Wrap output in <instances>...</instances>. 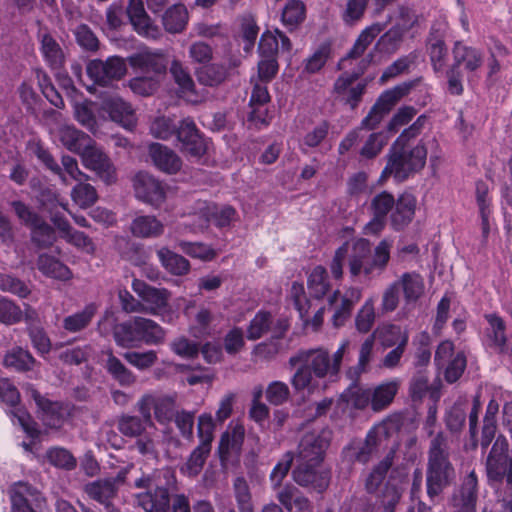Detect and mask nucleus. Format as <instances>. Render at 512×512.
Masks as SVG:
<instances>
[{"mask_svg":"<svg viewBox=\"0 0 512 512\" xmlns=\"http://www.w3.org/2000/svg\"><path fill=\"white\" fill-rule=\"evenodd\" d=\"M487 484L495 489L500 512H512V452L504 435H498L485 459Z\"/></svg>","mask_w":512,"mask_h":512,"instance_id":"nucleus-1","label":"nucleus"},{"mask_svg":"<svg viewBox=\"0 0 512 512\" xmlns=\"http://www.w3.org/2000/svg\"><path fill=\"white\" fill-rule=\"evenodd\" d=\"M288 363L296 369L290 380L296 392L312 394L318 389L317 379L335 376L330 365V354L323 348L300 350L289 358Z\"/></svg>","mask_w":512,"mask_h":512,"instance_id":"nucleus-2","label":"nucleus"},{"mask_svg":"<svg viewBox=\"0 0 512 512\" xmlns=\"http://www.w3.org/2000/svg\"><path fill=\"white\" fill-rule=\"evenodd\" d=\"M456 478L455 468L450 460L448 438L437 433L430 441L427 452L426 492L433 500L449 487Z\"/></svg>","mask_w":512,"mask_h":512,"instance_id":"nucleus-3","label":"nucleus"},{"mask_svg":"<svg viewBox=\"0 0 512 512\" xmlns=\"http://www.w3.org/2000/svg\"><path fill=\"white\" fill-rule=\"evenodd\" d=\"M419 80L402 83L383 92L371 108L368 115L361 121L360 128L350 131L340 142L338 151L341 155L348 152L359 140V130H373L382 121L396 103L405 96Z\"/></svg>","mask_w":512,"mask_h":512,"instance_id":"nucleus-4","label":"nucleus"},{"mask_svg":"<svg viewBox=\"0 0 512 512\" xmlns=\"http://www.w3.org/2000/svg\"><path fill=\"white\" fill-rule=\"evenodd\" d=\"M426 159L427 146L423 139L415 146L392 144L387 154V164L382 171V177L393 176L397 181H405L424 168Z\"/></svg>","mask_w":512,"mask_h":512,"instance_id":"nucleus-5","label":"nucleus"},{"mask_svg":"<svg viewBox=\"0 0 512 512\" xmlns=\"http://www.w3.org/2000/svg\"><path fill=\"white\" fill-rule=\"evenodd\" d=\"M173 478L169 469H163L150 475H143L135 480V487L145 489L135 494V502L145 512H167L170 504L168 488L161 485L158 478Z\"/></svg>","mask_w":512,"mask_h":512,"instance_id":"nucleus-6","label":"nucleus"},{"mask_svg":"<svg viewBox=\"0 0 512 512\" xmlns=\"http://www.w3.org/2000/svg\"><path fill=\"white\" fill-rule=\"evenodd\" d=\"M11 207L20 222L31 230V240L37 246L46 248L56 240L55 230L37 212L27 204L16 200L11 202Z\"/></svg>","mask_w":512,"mask_h":512,"instance_id":"nucleus-7","label":"nucleus"},{"mask_svg":"<svg viewBox=\"0 0 512 512\" xmlns=\"http://www.w3.org/2000/svg\"><path fill=\"white\" fill-rule=\"evenodd\" d=\"M331 439L332 431L327 428L305 433L294 456L296 463H323Z\"/></svg>","mask_w":512,"mask_h":512,"instance_id":"nucleus-8","label":"nucleus"},{"mask_svg":"<svg viewBox=\"0 0 512 512\" xmlns=\"http://www.w3.org/2000/svg\"><path fill=\"white\" fill-rule=\"evenodd\" d=\"M117 428L121 434L130 438H137L135 442L136 450L142 454H152L155 450L154 439L150 432V428L155 429L153 421H146V417H138L132 415H122L117 423Z\"/></svg>","mask_w":512,"mask_h":512,"instance_id":"nucleus-9","label":"nucleus"},{"mask_svg":"<svg viewBox=\"0 0 512 512\" xmlns=\"http://www.w3.org/2000/svg\"><path fill=\"white\" fill-rule=\"evenodd\" d=\"M126 62L122 57L110 56L106 60L93 59L86 66L87 75L94 83L106 87L126 74Z\"/></svg>","mask_w":512,"mask_h":512,"instance_id":"nucleus-10","label":"nucleus"},{"mask_svg":"<svg viewBox=\"0 0 512 512\" xmlns=\"http://www.w3.org/2000/svg\"><path fill=\"white\" fill-rule=\"evenodd\" d=\"M137 410L141 416L146 417V421H152L151 410H154V417L160 424L170 423L175 411V399L172 396H156L150 393L144 394L136 404Z\"/></svg>","mask_w":512,"mask_h":512,"instance_id":"nucleus-11","label":"nucleus"},{"mask_svg":"<svg viewBox=\"0 0 512 512\" xmlns=\"http://www.w3.org/2000/svg\"><path fill=\"white\" fill-rule=\"evenodd\" d=\"M292 476L298 485L317 492L326 490L330 482V471L322 463H296Z\"/></svg>","mask_w":512,"mask_h":512,"instance_id":"nucleus-12","label":"nucleus"},{"mask_svg":"<svg viewBox=\"0 0 512 512\" xmlns=\"http://www.w3.org/2000/svg\"><path fill=\"white\" fill-rule=\"evenodd\" d=\"M479 483L474 470L466 475L459 488L451 496V506L455 512H476Z\"/></svg>","mask_w":512,"mask_h":512,"instance_id":"nucleus-13","label":"nucleus"},{"mask_svg":"<svg viewBox=\"0 0 512 512\" xmlns=\"http://www.w3.org/2000/svg\"><path fill=\"white\" fill-rule=\"evenodd\" d=\"M359 74L343 73L335 81L333 91L337 98L355 109L362 100V96L366 91V81H358Z\"/></svg>","mask_w":512,"mask_h":512,"instance_id":"nucleus-14","label":"nucleus"},{"mask_svg":"<svg viewBox=\"0 0 512 512\" xmlns=\"http://www.w3.org/2000/svg\"><path fill=\"white\" fill-rule=\"evenodd\" d=\"M134 189L139 200L155 207H159L166 199L165 185L146 172L136 174Z\"/></svg>","mask_w":512,"mask_h":512,"instance_id":"nucleus-15","label":"nucleus"},{"mask_svg":"<svg viewBox=\"0 0 512 512\" xmlns=\"http://www.w3.org/2000/svg\"><path fill=\"white\" fill-rule=\"evenodd\" d=\"M488 327L485 330L487 345L497 353L512 357V334L507 336L505 321L497 314H486Z\"/></svg>","mask_w":512,"mask_h":512,"instance_id":"nucleus-16","label":"nucleus"},{"mask_svg":"<svg viewBox=\"0 0 512 512\" xmlns=\"http://www.w3.org/2000/svg\"><path fill=\"white\" fill-rule=\"evenodd\" d=\"M83 165L94 171L103 181L111 183L115 179V171L107 155L96 146L94 140L79 153Z\"/></svg>","mask_w":512,"mask_h":512,"instance_id":"nucleus-17","label":"nucleus"},{"mask_svg":"<svg viewBox=\"0 0 512 512\" xmlns=\"http://www.w3.org/2000/svg\"><path fill=\"white\" fill-rule=\"evenodd\" d=\"M348 268L352 277L363 274L366 277L373 275L371 266V243L359 238L349 243Z\"/></svg>","mask_w":512,"mask_h":512,"instance_id":"nucleus-18","label":"nucleus"},{"mask_svg":"<svg viewBox=\"0 0 512 512\" xmlns=\"http://www.w3.org/2000/svg\"><path fill=\"white\" fill-rule=\"evenodd\" d=\"M127 15L139 35L152 40H157L162 36L160 27L146 13L143 0H129Z\"/></svg>","mask_w":512,"mask_h":512,"instance_id":"nucleus-19","label":"nucleus"},{"mask_svg":"<svg viewBox=\"0 0 512 512\" xmlns=\"http://www.w3.org/2000/svg\"><path fill=\"white\" fill-rule=\"evenodd\" d=\"M362 297V290L358 287H349L341 295L336 290L329 298V303L335 306V311L332 316L333 326L338 328L345 324L350 318L352 310L356 303L360 301Z\"/></svg>","mask_w":512,"mask_h":512,"instance_id":"nucleus-20","label":"nucleus"},{"mask_svg":"<svg viewBox=\"0 0 512 512\" xmlns=\"http://www.w3.org/2000/svg\"><path fill=\"white\" fill-rule=\"evenodd\" d=\"M13 512H36L43 504L40 492L25 482L15 483L10 490Z\"/></svg>","mask_w":512,"mask_h":512,"instance_id":"nucleus-21","label":"nucleus"},{"mask_svg":"<svg viewBox=\"0 0 512 512\" xmlns=\"http://www.w3.org/2000/svg\"><path fill=\"white\" fill-rule=\"evenodd\" d=\"M287 328L288 324L285 321L278 320L277 323H274L271 313L261 310L250 321L247 328V338L257 340L271 332L273 338L279 339Z\"/></svg>","mask_w":512,"mask_h":512,"instance_id":"nucleus-22","label":"nucleus"},{"mask_svg":"<svg viewBox=\"0 0 512 512\" xmlns=\"http://www.w3.org/2000/svg\"><path fill=\"white\" fill-rule=\"evenodd\" d=\"M384 333L391 336V339L385 338L383 340V345L386 347L396 345V347L385 355L382 360V366L384 368L393 369L400 363L407 346L409 336L407 331L402 330L401 327L397 325L387 326L384 329Z\"/></svg>","mask_w":512,"mask_h":512,"instance_id":"nucleus-23","label":"nucleus"},{"mask_svg":"<svg viewBox=\"0 0 512 512\" xmlns=\"http://www.w3.org/2000/svg\"><path fill=\"white\" fill-rule=\"evenodd\" d=\"M32 395L43 423L50 428H60L69 415V407L60 402H52L37 391H33Z\"/></svg>","mask_w":512,"mask_h":512,"instance_id":"nucleus-24","label":"nucleus"},{"mask_svg":"<svg viewBox=\"0 0 512 512\" xmlns=\"http://www.w3.org/2000/svg\"><path fill=\"white\" fill-rule=\"evenodd\" d=\"M175 133L185 152L195 157H200L205 153V142L193 120L189 118L182 120L179 127H176Z\"/></svg>","mask_w":512,"mask_h":512,"instance_id":"nucleus-25","label":"nucleus"},{"mask_svg":"<svg viewBox=\"0 0 512 512\" xmlns=\"http://www.w3.org/2000/svg\"><path fill=\"white\" fill-rule=\"evenodd\" d=\"M132 289L143 301L150 304L149 307H146L144 313L157 315L160 309L167 306L170 293L165 288H156L146 284L144 281L135 279L132 282Z\"/></svg>","mask_w":512,"mask_h":512,"instance_id":"nucleus-26","label":"nucleus"},{"mask_svg":"<svg viewBox=\"0 0 512 512\" xmlns=\"http://www.w3.org/2000/svg\"><path fill=\"white\" fill-rule=\"evenodd\" d=\"M129 64L133 69L152 73L159 76L166 71V59L161 50H144L129 57Z\"/></svg>","mask_w":512,"mask_h":512,"instance_id":"nucleus-27","label":"nucleus"},{"mask_svg":"<svg viewBox=\"0 0 512 512\" xmlns=\"http://www.w3.org/2000/svg\"><path fill=\"white\" fill-rule=\"evenodd\" d=\"M101 110L106 112L111 120L127 129H131L135 125V116L131 105L118 96L104 98Z\"/></svg>","mask_w":512,"mask_h":512,"instance_id":"nucleus-28","label":"nucleus"},{"mask_svg":"<svg viewBox=\"0 0 512 512\" xmlns=\"http://www.w3.org/2000/svg\"><path fill=\"white\" fill-rule=\"evenodd\" d=\"M245 438V428L241 423H230L221 435L218 452L221 461L229 459L230 455H238Z\"/></svg>","mask_w":512,"mask_h":512,"instance_id":"nucleus-29","label":"nucleus"},{"mask_svg":"<svg viewBox=\"0 0 512 512\" xmlns=\"http://www.w3.org/2000/svg\"><path fill=\"white\" fill-rule=\"evenodd\" d=\"M400 382L397 379L384 381L370 387L371 410L381 412L387 409L398 393Z\"/></svg>","mask_w":512,"mask_h":512,"instance_id":"nucleus-30","label":"nucleus"},{"mask_svg":"<svg viewBox=\"0 0 512 512\" xmlns=\"http://www.w3.org/2000/svg\"><path fill=\"white\" fill-rule=\"evenodd\" d=\"M149 153L154 165L159 170L168 174H175L181 169V159L170 148L159 143H154L150 145Z\"/></svg>","mask_w":512,"mask_h":512,"instance_id":"nucleus-31","label":"nucleus"},{"mask_svg":"<svg viewBox=\"0 0 512 512\" xmlns=\"http://www.w3.org/2000/svg\"><path fill=\"white\" fill-rule=\"evenodd\" d=\"M170 73L178 85L180 92L187 101L191 103H199L203 97L196 93L194 81L189 74L187 68L178 60H173L170 66Z\"/></svg>","mask_w":512,"mask_h":512,"instance_id":"nucleus-32","label":"nucleus"},{"mask_svg":"<svg viewBox=\"0 0 512 512\" xmlns=\"http://www.w3.org/2000/svg\"><path fill=\"white\" fill-rule=\"evenodd\" d=\"M84 491L91 499L103 505L106 512H115L114 506L111 504V500L117 494L115 481L107 479L97 480L86 484Z\"/></svg>","mask_w":512,"mask_h":512,"instance_id":"nucleus-33","label":"nucleus"},{"mask_svg":"<svg viewBox=\"0 0 512 512\" xmlns=\"http://www.w3.org/2000/svg\"><path fill=\"white\" fill-rule=\"evenodd\" d=\"M453 67L460 69L463 65L464 68L470 72H473L481 67L483 63V55L481 51L474 47L467 46L461 41H457L454 44L453 50Z\"/></svg>","mask_w":512,"mask_h":512,"instance_id":"nucleus-34","label":"nucleus"},{"mask_svg":"<svg viewBox=\"0 0 512 512\" xmlns=\"http://www.w3.org/2000/svg\"><path fill=\"white\" fill-rule=\"evenodd\" d=\"M130 231L137 238H157L164 233V224L155 216L140 215L132 220Z\"/></svg>","mask_w":512,"mask_h":512,"instance_id":"nucleus-35","label":"nucleus"},{"mask_svg":"<svg viewBox=\"0 0 512 512\" xmlns=\"http://www.w3.org/2000/svg\"><path fill=\"white\" fill-rule=\"evenodd\" d=\"M395 209L391 214V225L395 230H401L408 225L415 214L416 201L410 194H404L395 202Z\"/></svg>","mask_w":512,"mask_h":512,"instance_id":"nucleus-36","label":"nucleus"},{"mask_svg":"<svg viewBox=\"0 0 512 512\" xmlns=\"http://www.w3.org/2000/svg\"><path fill=\"white\" fill-rule=\"evenodd\" d=\"M59 140L71 152L79 154L92 143V138L74 126H62L58 131Z\"/></svg>","mask_w":512,"mask_h":512,"instance_id":"nucleus-37","label":"nucleus"},{"mask_svg":"<svg viewBox=\"0 0 512 512\" xmlns=\"http://www.w3.org/2000/svg\"><path fill=\"white\" fill-rule=\"evenodd\" d=\"M113 338L115 343L125 349L136 348L140 346L138 330L136 327V318L114 325Z\"/></svg>","mask_w":512,"mask_h":512,"instance_id":"nucleus-38","label":"nucleus"},{"mask_svg":"<svg viewBox=\"0 0 512 512\" xmlns=\"http://www.w3.org/2000/svg\"><path fill=\"white\" fill-rule=\"evenodd\" d=\"M135 318L140 344L159 345L165 341L166 331L158 323L144 317Z\"/></svg>","mask_w":512,"mask_h":512,"instance_id":"nucleus-39","label":"nucleus"},{"mask_svg":"<svg viewBox=\"0 0 512 512\" xmlns=\"http://www.w3.org/2000/svg\"><path fill=\"white\" fill-rule=\"evenodd\" d=\"M237 219V212L232 206L208 208L196 226L197 229H204L212 221L217 227L224 228L231 225Z\"/></svg>","mask_w":512,"mask_h":512,"instance_id":"nucleus-40","label":"nucleus"},{"mask_svg":"<svg viewBox=\"0 0 512 512\" xmlns=\"http://www.w3.org/2000/svg\"><path fill=\"white\" fill-rule=\"evenodd\" d=\"M188 11L183 4H174L162 15V24L168 33H181L187 26Z\"/></svg>","mask_w":512,"mask_h":512,"instance_id":"nucleus-41","label":"nucleus"},{"mask_svg":"<svg viewBox=\"0 0 512 512\" xmlns=\"http://www.w3.org/2000/svg\"><path fill=\"white\" fill-rule=\"evenodd\" d=\"M395 282L402 288L407 303L416 302L425 290L424 279L416 272H406Z\"/></svg>","mask_w":512,"mask_h":512,"instance_id":"nucleus-42","label":"nucleus"},{"mask_svg":"<svg viewBox=\"0 0 512 512\" xmlns=\"http://www.w3.org/2000/svg\"><path fill=\"white\" fill-rule=\"evenodd\" d=\"M427 52L435 72H443L447 66L448 49L444 40L430 33L427 42Z\"/></svg>","mask_w":512,"mask_h":512,"instance_id":"nucleus-43","label":"nucleus"},{"mask_svg":"<svg viewBox=\"0 0 512 512\" xmlns=\"http://www.w3.org/2000/svg\"><path fill=\"white\" fill-rule=\"evenodd\" d=\"M105 368L121 386H131L136 382L135 374L118 359L111 350L106 352Z\"/></svg>","mask_w":512,"mask_h":512,"instance_id":"nucleus-44","label":"nucleus"},{"mask_svg":"<svg viewBox=\"0 0 512 512\" xmlns=\"http://www.w3.org/2000/svg\"><path fill=\"white\" fill-rule=\"evenodd\" d=\"M157 256L162 266L173 275H184L190 269V264L186 258L166 247L159 249L157 251Z\"/></svg>","mask_w":512,"mask_h":512,"instance_id":"nucleus-45","label":"nucleus"},{"mask_svg":"<svg viewBox=\"0 0 512 512\" xmlns=\"http://www.w3.org/2000/svg\"><path fill=\"white\" fill-rule=\"evenodd\" d=\"M36 364L32 354L21 347H14L4 357V365L18 372H26L33 369Z\"/></svg>","mask_w":512,"mask_h":512,"instance_id":"nucleus-46","label":"nucleus"},{"mask_svg":"<svg viewBox=\"0 0 512 512\" xmlns=\"http://www.w3.org/2000/svg\"><path fill=\"white\" fill-rule=\"evenodd\" d=\"M196 77L200 84L216 87L227 79L228 68L218 63L205 65L196 71Z\"/></svg>","mask_w":512,"mask_h":512,"instance_id":"nucleus-47","label":"nucleus"},{"mask_svg":"<svg viewBox=\"0 0 512 512\" xmlns=\"http://www.w3.org/2000/svg\"><path fill=\"white\" fill-rule=\"evenodd\" d=\"M38 269L48 277L69 280L72 276L69 268L59 260L47 254H42L37 260Z\"/></svg>","mask_w":512,"mask_h":512,"instance_id":"nucleus-48","label":"nucleus"},{"mask_svg":"<svg viewBox=\"0 0 512 512\" xmlns=\"http://www.w3.org/2000/svg\"><path fill=\"white\" fill-rule=\"evenodd\" d=\"M41 51L49 66L58 70L63 66L64 54L57 41L49 34L41 35Z\"/></svg>","mask_w":512,"mask_h":512,"instance_id":"nucleus-49","label":"nucleus"},{"mask_svg":"<svg viewBox=\"0 0 512 512\" xmlns=\"http://www.w3.org/2000/svg\"><path fill=\"white\" fill-rule=\"evenodd\" d=\"M96 314V306L89 304L83 310L69 315L63 319V328L70 333L84 330Z\"/></svg>","mask_w":512,"mask_h":512,"instance_id":"nucleus-50","label":"nucleus"},{"mask_svg":"<svg viewBox=\"0 0 512 512\" xmlns=\"http://www.w3.org/2000/svg\"><path fill=\"white\" fill-rule=\"evenodd\" d=\"M307 285L310 294L314 298H323L330 290V282L326 268L321 265L314 267L308 276Z\"/></svg>","mask_w":512,"mask_h":512,"instance_id":"nucleus-51","label":"nucleus"},{"mask_svg":"<svg viewBox=\"0 0 512 512\" xmlns=\"http://www.w3.org/2000/svg\"><path fill=\"white\" fill-rule=\"evenodd\" d=\"M341 399L347 406L354 409L364 410L367 407L371 408L370 388L353 384L342 393Z\"/></svg>","mask_w":512,"mask_h":512,"instance_id":"nucleus-52","label":"nucleus"},{"mask_svg":"<svg viewBox=\"0 0 512 512\" xmlns=\"http://www.w3.org/2000/svg\"><path fill=\"white\" fill-rule=\"evenodd\" d=\"M382 30L383 26L380 23H374L362 30L353 47L349 51L347 55L348 58H358L362 56Z\"/></svg>","mask_w":512,"mask_h":512,"instance_id":"nucleus-53","label":"nucleus"},{"mask_svg":"<svg viewBox=\"0 0 512 512\" xmlns=\"http://www.w3.org/2000/svg\"><path fill=\"white\" fill-rule=\"evenodd\" d=\"M223 316L211 307L201 306L195 314V328L203 335H210Z\"/></svg>","mask_w":512,"mask_h":512,"instance_id":"nucleus-54","label":"nucleus"},{"mask_svg":"<svg viewBox=\"0 0 512 512\" xmlns=\"http://www.w3.org/2000/svg\"><path fill=\"white\" fill-rule=\"evenodd\" d=\"M210 451V448L198 445L192 451L186 463L181 467V472L189 477L197 476L202 471Z\"/></svg>","mask_w":512,"mask_h":512,"instance_id":"nucleus-55","label":"nucleus"},{"mask_svg":"<svg viewBox=\"0 0 512 512\" xmlns=\"http://www.w3.org/2000/svg\"><path fill=\"white\" fill-rule=\"evenodd\" d=\"M393 458L394 453L390 452L373 468L365 481L367 492L374 493L378 489L393 464Z\"/></svg>","mask_w":512,"mask_h":512,"instance_id":"nucleus-56","label":"nucleus"},{"mask_svg":"<svg viewBox=\"0 0 512 512\" xmlns=\"http://www.w3.org/2000/svg\"><path fill=\"white\" fill-rule=\"evenodd\" d=\"M369 0H346L341 9V18L346 25L353 26L360 22L365 14Z\"/></svg>","mask_w":512,"mask_h":512,"instance_id":"nucleus-57","label":"nucleus"},{"mask_svg":"<svg viewBox=\"0 0 512 512\" xmlns=\"http://www.w3.org/2000/svg\"><path fill=\"white\" fill-rule=\"evenodd\" d=\"M41 207L49 214L51 222L55 218L65 217L60 211H68L67 203L64 202L56 193L48 190L41 194L40 198Z\"/></svg>","mask_w":512,"mask_h":512,"instance_id":"nucleus-58","label":"nucleus"},{"mask_svg":"<svg viewBox=\"0 0 512 512\" xmlns=\"http://www.w3.org/2000/svg\"><path fill=\"white\" fill-rule=\"evenodd\" d=\"M374 339V335H371L362 343L358 363L348 371V376L351 379L357 380L360 374L367 371V367L372 359Z\"/></svg>","mask_w":512,"mask_h":512,"instance_id":"nucleus-59","label":"nucleus"},{"mask_svg":"<svg viewBox=\"0 0 512 512\" xmlns=\"http://www.w3.org/2000/svg\"><path fill=\"white\" fill-rule=\"evenodd\" d=\"M123 357L130 365L141 371L150 369L158 361L157 352L154 350L144 352L129 351L125 352Z\"/></svg>","mask_w":512,"mask_h":512,"instance_id":"nucleus-60","label":"nucleus"},{"mask_svg":"<svg viewBox=\"0 0 512 512\" xmlns=\"http://www.w3.org/2000/svg\"><path fill=\"white\" fill-rule=\"evenodd\" d=\"M294 460V454L291 451L286 452L280 461L275 465L272 469L269 480L273 490H278L281 488L283 480L287 476L292 462Z\"/></svg>","mask_w":512,"mask_h":512,"instance_id":"nucleus-61","label":"nucleus"},{"mask_svg":"<svg viewBox=\"0 0 512 512\" xmlns=\"http://www.w3.org/2000/svg\"><path fill=\"white\" fill-rule=\"evenodd\" d=\"M72 200L81 208L92 206L98 199L96 189L88 183L79 182L71 191Z\"/></svg>","mask_w":512,"mask_h":512,"instance_id":"nucleus-62","label":"nucleus"},{"mask_svg":"<svg viewBox=\"0 0 512 512\" xmlns=\"http://www.w3.org/2000/svg\"><path fill=\"white\" fill-rule=\"evenodd\" d=\"M305 18V5L299 0L289 1L283 9L282 21L289 29L295 28Z\"/></svg>","mask_w":512,"mask_h":512,"instance_id":"nucleus-63","label":"nucleus"},{"mask_svg":"<svg viewBox=\"0 0 512 512\" xmlns=\"http://www.w3.org/2000/svg\"><path fill=\"white\" fill-rule=\"evenodd\" d=\"M400 498L401 493L395 486H386L374 505L375 512H395Z\"/></svg>","mask_w":512,"mask_h":512,"instance_id":"nucleus-64","label":"nucleus"}]
</instances>
